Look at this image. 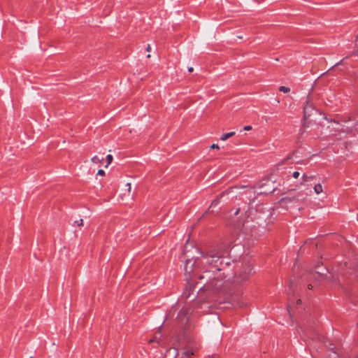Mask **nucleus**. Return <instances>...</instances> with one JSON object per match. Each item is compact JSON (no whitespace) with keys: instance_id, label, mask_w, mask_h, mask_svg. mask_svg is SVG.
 Instances as JSON below:
<instances>
[{"instance_id":"c85d7f7f","label":"nucleus","mask_w":358,"mask_h":358,"mask_svg":"<svg viewBox=\"0 0 358 358\" xmlns=\"http://www.w3.org/2000/svg\"><path fill=\"white\" fill-rule=\"evenodd\" d=\"M238 212H239V209H238V210L235 212V215H238Z\"/></svg>"},{"instance_id":"6e6552de","label":"nucleus","mask_w":358,"mask_h":358,"mask_svg":"<svg viewBox=\"0 0 358 358\" xmlns=\"http://www.w3.org/2000/svg\"><path fill=\"white\" fill-rule=\"evenodd\" d=\"M194 352L192 350H187L182 353L181 358H192Z\"/></svg>"},{"instance_id":"a211bd4d","label":"nucleus","mask_w":358,"mask_h":358,"mask_svg":"<svg viewBox=\"0 0 358 358\" xmlns=\"http://www.w3.org/2000/svg\"><path fill=\"white\" fill-rule=\"evenodd\" d=\"M251 129H252V127L250 125H247L243 127V130H245V131H250Z\"/></svg>"},{"instance_id":"7ed1b4c3","label":"nucleus","mask_w":358,"mask_h":358,"mask_svg":"<svg viewBox=\"0 0 358 358\" xmlns=\"http://www.w3.org/2000/svg\"><path fill=\"white\" fill-rule=\"evenodd\" d=\"M192 310L189 307L185 306L178 312L176 320L181 326H186L189 321Z\"/></svg>"},{"instance_id":"9d476101","label":"nucleus","mask_w":358,"mask_h":358,"mask_svg":"<svg viewBox=\"0 0 358 358\" xmlns=\"http://www.w3.org/2000/svg\"><path fill=\"white\" fill-rule=\"evenodd\" d=\"M191 289H192V287H187V288L184 290V292H183V293H182V296H183L185 298H186V299L189 298V296H190V291H191Z\"/></svg>"},{"instance_id":"6ab92c4d","label":"nucleus","mask_w":358,"mask_h":358,"mask_svg":"<svg viewBox=\"0 0 358 358\" xmlns=\"http://www.w3.org/2000/svg\"><path fill=\"white\" fill-rule=\"evenodd\" d=\"M126 186H127V188H128V191H129V192H130V191H131V183H129V182L127 183V184H126Z\"/></svg>"},{"instance_id":"20e7f679","label":"nucleus","mask_w":358,"mask_h":358,"mask_svg":"<svg viewBox=\"0 0 358 358\" xmlns=\"http://www.w3.org/2000/svg\"><path fill=\"white\" fill-rule=\"evenodd\" d=\"M252 271V267L250 265H248L243 272H241L236 277V281L237 282H241L244 280L248 279Z\"/></svg>"},{"instance_id":"39448f33","label":"nucleus","mask_w":358,"mask_h":358,"mask_svg":"<svg viewBox=\"0 0 358 358\" xmlns=\"http://www.w3.org/2000/svg\"><path fill=\"white\" fill-rule=\"evenodd\" d=\"M315 178V176L314 175H307L303 173L301 177V185H305L306 183L309 181H312Z\"/></svg>"},{"instance_id":"f8f14e48","label":"nucleus","mask_w":358,"mask_h":358,"mask_svg":"<svg viewBox=\"0 0 358 358\" xmlns=\"http://www.w3.org/2000/svg\"><path fill=\"white\" fill-rule=\"evenodd\" d=\"M279 90L284 93H287L290 91V89L285 86H280Z\"/></svg>"},{"instance_id":"f257e3e1","label":"nucleus","mask_w":358,"mask_h":358,"mask_svg":"<svg viewBox=\"0 0 358 358\" xmlns=\"http://www.w3.org/2000/svg\"><path fill=\"white\" fill-rule=\"evenodd\" d=\"M223 255L224 254L222 250L217 248H213L206 252H201V263L208 264L217 273L222 270L220 266L222 263V258Z\"/></svg>"},{"instance_id":"393cba45","label":"nucleus","mask_w":358,"mask_h":358,"mask_svg":"<svg viewBox=\"0 0 358 358\" xmlns=\"http://www.w3.org/2000/svg\"><path fill=\"white\" fill-rule=\"evenodd\" d=\"M193 71H194L193 67H189V68L188 69V71H189V72H192Z\"/></svg>"},{"instance_id":"f03ea898","label":"nucleus","mask_w":358,"mask_h":358,"mask_svg":"<svg viewBox=\"0 0 358 358\" xmlns=\"http://www.w3.org/2000/svg\"><path fill=\"white\" fill-rule=\"evenodd\" d=\"M216 271H204L203 273L199 276V280H204L203 287L206 289H217L221 286V280L216 277Z\"/></svg>"},{"instance_id":"5701e85b","label":"nucleus","mask_w":358,"mask_h":358,"mask_svg":"<svg viewBox=\"0 0 358 358\" xmlns=\"http://www.w3.org/2000/svg\"><path fill=\"white\" fill-rule=\"evenodd\" d=\"M210 148H219V147L217 144H213Z\"/></svg>"},{"instance_id":"bb28decb","label":"nucleus","mask_w":358,"mask_h":358,"mask_svg":"<svg viewBox=\"0 0 358 358\" xmlns=\"http://www.w3.org/2000/svg\"><path fill=\"white\" fill-rule=\"evenodd\" d=\"M155 339H156V337H155V338H154V339H151V340H150V343H152V342L155 341Z\"/></svg>"},{"instance_id":"f3484780","label":"nucleus","mask_w":358,"mask_h":358,"mask_svg":"<svg viewBox=\"0 0 358 358\" xmlns=\"http://www.w3.org/2000/svg\"><path fill=\"white\" fill-rule=\"evenodd\" d=\"M218 203H219V201L217 199L214 200L212 202L210 207L215 206L216 205H217Z\"/></svg>"},{"instance_id":"a878e982","label":"nucleus","mask_w":358,"mask_h":358,"mask_svg":"<svg viewBox=\"0 0 358 358\" xmlns=\"http://www.w3.org/2000/svg\"><path fill=\"white\" fill-rule=\"evenodd\" d=\"M301 299L296 300V304L299 305L301 303Z\"/></svg>"},{"instance_id":"7c9ffc66","label":"nucleus","mask_w":358,"mask_h":358,"mask_svg":"<svg viewBox=\"0 0 358 358\" xmlns=\"http://www.w3.org/2000/svg\"><path fill=\"white\" fill-rule=\"evenodd\" d=\"M30 358H32V357H30Z\"/></svg>"},{"instance_id":"c756f323","label":"nucleus","mask_w":358,"mask_h":358,"mask_svg":"<svg viewBox=\"0 0 358 358\" xmlns=\"http://www.w3.org/2000/svg\"><path fill=\"white\" fill-rule=\"evenodd\" d=\"M173 310V308H172V310L169 312V316H171V313H172Z\"/></svg>"},{"instance_id":"4be33fe9","label":"nucleus","mask_w":358,"mask_h":358,"mask_svg":"<svg viewBox=\"0 0 358 358\" xmlns=\"http://www.w3.org/2000/svg\"><path fill=\"white\" fill-rule=\"evenodd\" d=\"M172 351H173V353H175V352H176V349H175V348L169 349V350L167 351V352H168V353H170V352H171Z\"/></svg>"},{"instance_id":"412c9836","label":"nucleus","mask_w":358,"mask_h":358,"mask_svg":"<svg viewBox=\"0 0 358 358\" xmlns=\"http://www.w3.org/2000/svg\"><path fill=\"white\" fill-rule=\"evenodd\" d=\"M315 272L320 275H323V273L321 271L317 270V268H315Z\"/></svg>"},{"instance_id":"0eeeda50","label":"nucleus","mask_w":358,"mask_h":358,"mask_svg":"<svg viewBox=\"0 0 358 358\" xmlns=\"http://www.w3.org/2000/svg\"><path fill=\"white\" fill-rule=\"evenodd\" d=\"M313 189H314V192L316 194H319L323 192V187L320 183H317V184L315 185Z\"/></svg>"},{"instance_id":"b1692460","label":"nucleus","mask_w":358,"mask_h":358,"mask_svg":"<svg viewBox=\"0 0 358 358\" xmlns=\"http://www.w3.org/2000/svg\"><path fill=\"white\" fill-rule=\"evenodd\" d=\"M150 49H151V47H150V45L148 44V45H147L146 50L149 52V51L150 50Z\"/></svg>"},{"instance_id":"ddd939ff","label":"nucleus","mask_w":358,"mask_h":358,"mask_svg":"<svg viewBox=\"0 0 358 358\" xmlns=\"http://www.w3.org/2000/svg\"><path fill=\"white\" fill-rule=\"evenodd\" d=\"M113 159V157L111 155H108L106 156V160L108 162V164H110L112 162Z\"/></svg>"},{"instance_id":"423d86ee","label":"nucleus","mask_w":358,"mask_h":358,"mask_svg":"<svg viewBox=\"0 0 358 358\" xmlns=\"http://www.w3.org/2000/svg\"><path fill=\"white\" fill-rule=\"evenodd\" d=\"M311 110H313L311 105L307 103L303 108V117L305 119L308 118L310 115Z\"/></svg>"},{"instance_id":"9b49d317","label":"nucleus","mask_w":358,"mask_h":358,"mask_svg":"<svg viewBox=\"0 0 358 358\" xmlns=\"http://www.w3.org/2000/svg\"><path fill=\"white\" fill-rule=\"evenodd\" d=\"M91 161L94 164H99L103 161V158L100 159L98 156H94L92 157Z\"/></svg>"},{"instance_id":"aec40b11","label":"nucleus","mask_w":358,"mask_h":358,"mask_svg":"<svg viewBox=\"0 0 358 358\" xmlns=\"http://www.w3.org/2000/svg\"><path fill=\"white\" fill-rule=\"evenodd\" d=\"M190 262H191V261H190V260H187V261L186 262V265H185V271H186V272H187V265H188Z\"/></svg>"},{"instance_id":"dca6fc26","label":"nucleus","mask_w":358,"mask_h":358,"mask_svg":"<svg viewBox=\"0 0 358 358\" xmlns=\"http://www.w3.org/2000/svg\"><path fill=\"white\" fill-rule=\"evenodd\" d=\"M97 175L104 176L105 175V171L103 170H102V169H99L98 171Z\"/></svg>"},{"instance_id":"2eb2a0df","label":"nucleus","mask_w":358,"mask_h":358,"mask_svg":"<svg viewBox=\"0 0 358 358\" xmlns=\"http://www.w3.org/2000/svg\"><path fill=\"white\" fill-rule=\"evenodd\" d=\"M83 219H80L78 221H75V224H76L78 226L83 225Z\"/></svg>"},{"instance_id":"1a4fd4ad","label":"nucleus","mask_w":358,"mask_h":358,"mask_svg":"<svg viewBox=\"0 0 358 358\" xmlns=\"http://www.w3.org/2000/svg\"><path fill=\"white\" fill-rule=\"evenodd\" d=\"M235 135V132L234 131H231V132H229V133H226V134H223L220 138V139L222 141H226L229 138L231 137V136H234Z\"/></svg>"},{"instance_id":"4468645a","label":"nucleus","mask_w":358,"mask_h":358,"mask_svg":"<svg viewBox=\"0 0 358 358\" xmlns=\"http://www.w3.org/2000/svg\"><path fill=\"white\" fill-rule=\"evenodd\" d=\"M300 176V173L299 171H294L293 173H292V176L294 178H298Z\"/></svg>"},{"instance_id":"cd10ccee","label":"nucleus","mask_w":358,"mask_h":358,"mask_svg":"<svg viewBox=\"0 0 358 358\" xmlns=\"http://www.w3.org/2000/svg\"><path fill=\"white\" fill-rule=\"evenodd\" d=\"M308 288H309V289H312V288H313V286L311 285V284H309V285H308Z\"/></svg>"}]
</instances>
